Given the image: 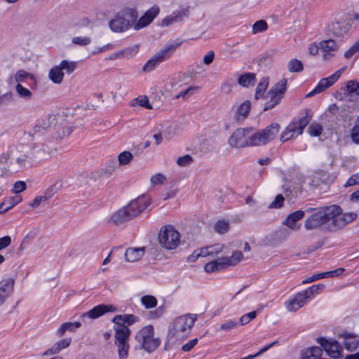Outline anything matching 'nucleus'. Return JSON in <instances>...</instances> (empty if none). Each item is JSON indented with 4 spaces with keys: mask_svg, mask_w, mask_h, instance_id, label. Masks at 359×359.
I'll use <instances>...</instances> for the list:
<instances>
[{
    "mask_svg": "<svg viewBox=\"0 0 359 359\" xmlns=\"http://www.w3.org/2000/svg\"><path fill=\"white\" fill-rule=\"evenodd\" d=\"M305 212L311 213L304 221V226L307 231L318 229L325 224L331 230H339L357 217L355 212H342L341 208L337 205L319 208H309Z\"/></svg>",
    "mask_w": 359,
    "mask_h": 359,
    "instance_id": "f257e3e1",
    "label": "nucleus"
},
{
    "mask_svg": "<svg viewBox=\"0 0 359 359\" xmlns=\"http://www.w3.org/2000/svg\"><path fill=\"white\" fill-rule=\"evenodd\" d=\"M280 129L278 123H272L262 130L253 127L240 128L229 137L228 144L234 149L264 146L275 140Z\"/></svg>",
    "mask_w": 359,
    "mask_h": 359,
    "instance_id": "f03ea898",
    "label": "nucleus"
},
{
    "mask_svg": "<svg viewBox=\"0 0 359 359\" xmlns=\"http://www.w3.org/2000/svg\"><path fill=\"white\" fill-rule=\"evenodd\" d=\"M138 320V317L133 314L116 315L113 318V340L117 359H130L131 331L129 326Z\"/></svg>",
    "mask_w": 359,
    "mask_h": 359,
    "instance_id": "7ed1b4c3",
    "label": "nucleus"
},
{
    "mask_svg": "<svg viewBox=\"0 0 359 359\" xmlns=\"http://www.w3.org/2000/svg\"><path fill=\"white\" fill-rule=\"evenodd\" d=\"M196 319L197 315L191 313L175 318L168 327V339L172 341H183L191 332Z\"/></svg>",
    "mask_w": 359,
    "mask_h": 359,
    "instance_id": "20e7f679",
    "label": "nucleus"
},
{
    "mask_svg": "<svg viewBox=\"0 0 359 359\" xmlns=\"http://www.w3.org/2000/svg\"><path fill=\"white\" fill-rule=\"evenodd\" d=\"M325 287L323 284L313 285L306 290L291 296L284 303L286 310L290 313H295L304 307L313 297L319 294Z\"/></svg>",
    "mask_w": 359,
    "mask_h": 359,
    "instance_id": "39448f33",
    "label": "nucleus"
},
{
    "mask_svg": "<svg viewBox=\"0 0 359 359\" xmlns=\"http://www.w3.org/2000/svg\"><path fill=\"white\" fill-rule=\"evenodd\" d=\"M138 17V11L135 8L127 7L116 14L109 22V26L114 32L121 33L134 27Z\"/></svg>",
    "mask_w": 359,
    "mask_h": 359,
    "instance_id": "423d86ee",
    "label": "nucleus"
},
{
    "mask_svg": "<svg viewBox=\"0 0 359 359\" xmlns=\"http://www.w3.org/2000/svg\"><path fill=\"white\" fill-rule=\"evenodd\" d=\"M182 43L179 39L168 42L144 65L142 72L149 73L154 71L161 63L170 58Z\"/></svg>",
    "mask_w": 359,
    "mask_h": 359,
    "instance_id": "0eeeda50",
    "label": "nucleus"
},
{
    "mask_svg": "<svg viewBox=\"0 0 359 359\" xmlns=\"http://www.w3.org/2000/svg\"><path fill=\"white\" fill-rule=\"evenodd\" d=\"M140 347L148 353L154 351L160 345L161 341L154 337V329L151 325H146L140 330L135 336Z\"/></svg>",
    "mask_w": 359,
    "mask_h": 359,
    "instance_id": "6e6552de",
    "label": "nucleus"
},
{
    "mask_svg": "<svg viewBox=\"0 0 359 359\" xmlns=\"http://www.w3.org/2000/svg\"><path fill=\"white\" fill-rule=\"evenodd\" d=\"M160 245L166 250L176 249L181 243L179 231L172 225H165L158 232Z\"/></svg>",
    "mask_w": 359,
    "mask_h": 359,
    "instance_id": "1a4fd4ad",
    "label": "nucleus"
},
{
    "mask_svg": "<svg viewBox=\"0 0 359 359\" xmlns=\"http://www.w3.org/2000/svg\"><path fill=\"white\" fill-rule=\"evenodd\" d=\"M243 259L241 251L236 250L233 252L230 257H222L217 259L210 262L204 266V270L207 273L217 272L223 269L236 266Z\"/></svg>",
    "mask_w": 359,
    "mask_h": 359,
    "instance_id": "9d476101",
    "label": "nucleus"
},
{
    "mask_svg": "<svg viewBox=\"0 0 359 359\" xmlns=\"http://www.w3.org/2000/svg\"><path fill=\"white\" fill-rule=\"evenodd\" d=\"M77 63L74 61L62 60L57 65L53 66L48 72V77L55 84L62 83L65 72L70 74L76 69Z\"/></svg>",
    "mask_w": 359,
    "mask_h": 359,
    "instance_id": "9b49d317",
    "label": "nucleus"
},
{
    "mask_svg": "<svg viewBox=\"0 0 359 359\" xmlns=\"http://www.w3.org/2000/svg\"><path fill=\"white\" fill-rule=\"evenodd\" d=\"M309 120L307 117H302L298 121H291L287 126L282 131L280 135V140L283 142L294 140L302 134L304 129L309 124Z\"/></svg>",
    "mask_w": 359,
    "mask_h": 359,
    "instance_id": "f8f14e48",
    "label": "nucleus"
},
{
    "mask_svg": "<svg viewBox=\"0 0 359 359\" xmlns=\"http://www.w3.org/2000/svg\"><path fill=\"white\" fill-rule=\"evenodd\" d=\"M286 86L287 79H282L268 92L269 100L265 104L264 110L272 109L280 102L286 91Z\"/></svg>",
    "mask_w": 359,
    "mask_h": 359,
    "instance_id": "ddd939ff",
    "label": "nucleus"
},
{
    "mask_svg": "<svg viewBox=\"0 0 359 359\" xmlns=\"http://www.w3.org/2000/svg\"><path fill=\"white\" fill-rule=\"evenodd\" d=\"M345 69L346 67H344L335 72L330 76L320 79L317 86L311 92H309L306 97H311L314 96L332 86L339 79Z\"/></svg>",
    "mask_w": 359,
    "mask_h": 359,
    "instance_id": "4468645a",
    "label": "nucleus"
},
{
    "mask_svg": "<svg viewBox=\"0 0 359 359\" xmlns=\"http://www.w3.org/2000/svg\"><path fill=\"white\" fill-rule=\"evenodd\" d=\"M317 341L330 357L334 359L343 357L342 346L336 340L320 337L317 339Z\"/></svg>",
    "mask_w": 359,
    "mask_h": 359,
    "instance_id": "2eb2a0df",
    "label": "nucleus"
},
{
    "mask_svg": "<svg viewBox=\"0 0 359 359\" xmlns=\"http://www.w3.org/2000/svg\"><path fill=\"white\" fill-rule=\"evenodd\" d=\"M150 204V198L148 196H141L128 203L126 208L131 219L138 216Z\"/></svg>",
    "mask_w": 359,
    "mask_h": 359,
    "instance_id": "dca6fc26",
    "label": "nucleus"
},
{
    "mask_svg": "<svg viewBox=\"0 0 359 359\" xmlns=\"http://www.w3.org/2000/svg\"><path fill=\"white\" fill-rule=\"evenodd\" d=\"M160 13V7L157 5L151 6L147 10L143 15L136 20L134 24V29L137 31L149 25Z\"/></svg>",
    "mask_w": 359,
    "mask_h": 359,
    "instance_id": "f3484780",
    "label": "nucleus"
},
{
    "mask_svg": "<svg viewBox=\"0 0 359 359\" xmlns=\"http://www.w3.org/2000/svg\"><path fill=\"white\" fill-rule=\"evenodd\" d=\"M15 279L7 277L0 280V306L4 305L14 292Z\"/></svg>",
    "mask_w": 359,
    "mask_h": 359,
    "instance_id": "a211bd4d",
    "label": "nucleus"
},
{
    "mask_svg": "<svg viewBox=\"0 0 359 359\" xmlns=\"http://www.w3.org/2000/svg\"><path fill=\"white\" fill-rule=\"evenodd\" d=\"M320 47L324 62L331 61L335 57L336 52L338 50V45L332 39L320 41Z\"/></svg>",
    "mask_w": 359,
    "mask_h": 359,
    "instance_id": "6ab92c4d",
    "label": "nucleus"
},
{
    "mask_svg": "<svg viewBox=\"0 0 359 359\" xmlns=\"http://www.w3.org/2000/svg\"><path fill=\"white\" fill-rule=\"evenodd\" d=\"M189 13V8L181 7L175 10L171 14L165 16L161 21V27H168L173 24L181 22L184 16Z\"/></svg>",
    "mask_w": 359,
    "mask_h": 359,
    "instance_id": "aec40b11",
    "label": "nucleus"
},
{
    "mask_svg": "<svg viewBox=\"0 0 359 359\" xmlns=\"http://www.w3.org/2000/svg\"><path fill=\"white\" fill-rule=\"evenodd\" d=\"M116 311V307L114 305L109 304H99L95 306L93 309L90 310L89 311L83 313L81 316V318L84 319L86 318H89L92 319H95L99 318L102 315L109 313V312H115Z\"/></svg>",
    "mask_w": 359,
    "mask_h": 359,
    "instance_id": "412c9836",
    "label": "nucleus"
},
{
    "mask_svg": "<svg viewBox=\"0 0 359 359\" xmlns=\"http://www.w3.org/2000/svg\"><path fill=\"white\" fill-rule=\"evenodd\" d=\"M305 213V211L299 210L289 214L283 222V224L292 231H299L301 224L298 222L304 217Z\"/></svg>",
    "mask_w": 359,
    "mask_h": 359,
    "instance_id": "4be33fe9",
    "label": "nucleus"
},
{
    "mask_svg": "<svg viewBox=\"0 0 359 359\" xmlns=\"http://www.w3.org/2000/svg\"><path fill=\"white\" fill-rule=\"evenodd\" d=\"M130 214L126 206L113 212L107 219V222L111 224H120L131 219Z\"/></svg>",
    "mask_w": 359,
    "mask_h": 359,
    "instance_id": "5701e85b",
    "label": "nucleus"
},
{
    "mask_svg": "<svg viewBox=\"0 0 359 359\" xmlns=\"http://www.w3.org/2000/svg\"><path fill=\"white\" fill-rule=\"evenodd\" d=\"M339 337L344 339V346L348 351H355L359 348V338L349 332H342Z\"/></svg>",
    "mask_w": 359,
    "mask_h": 359,
    "instance_id": "b1692460",
    "label": "nucleus"
},
{
    "mask_svg": "<svg viewBox=\"0 0 359 359\" xmlns=\"http://www.w3.org/2000/svg\"><path fill=\"white\" fill-rule=\"evenodd\" d=\"M250 108L251 104L250 101L245 100L236 109L234 114L235 120L240 123H243L247 118Z\"/></svg>",
    "mask_w": 359,
    "mask_h": 359,
    "instance_id": "393cba45",
    "label": "nucleus"
},
{
    "mask_svg": "<svg viewBox=\"0 0 359 359\" xmlns=\"http://www.w3.org/2000/svg\"><path fill=\"white\" fill-rule=\"evenodd\" d=\"M72 341L71 338L62 339L55 343L50 348L42 353L43 356L51 355L58 353L64 348L69 347Z\"/></svg>",
    "mask_w": 359,
    "mask_h": 359,
    "instance_id": "a878e982",
    "label": "nucleus"
},
{
    "mask_svg": "<svg viewBox=\"0 0 359 359\" xmlns=\"http://www.w3.org/2000/svg\"><path fill=\"white\" fill-rule=\"evenodd\" d=\"M144 254V248H129L126 250L125 258L128 262H135L139 261Z\"/></svg>",
    "mask_w": 359,
    "mask_h": 359,
    "instance_id": "bb28decb",
    "label": "nucleus"
},
{
    "mask_svg": "<svg viewBox=\"0 0 359 359\" xmlns=\"http://www.w3.org/2000/svg\"><path fill=\"white\" fill-rule=\"evenodd\" d=\"M16 95L25 102H29L34 98L33 92L22 83H17L14 88Z\"/></svg>",
    "mask_w": 359,
    "mask_h": 359,
    "instance_id": "cd10ccee",
    "label": "nucleus"
},
{
    "mask_svg": "<svg viewBox=\"0 0 359 359\" xmlns=\"http://www.w3.org/2000/svg\"><path fill=\"white\" fill-rule=\"evenodd\" d=\"M348 25L344 22H336L332 25V32L333 36L337 39H342L348 33Z\"/></svg>",
    "mask_w": 359,
    "mask_h": 359,
    "instance_id": "c85d7f7f",
    "label": "nucleus"
},
{
    "mask_svg": "<svg viewBox=\"0 0 359 359\" xmlns=\"http://www.w3.org/2000/svg\"><path fill=\"white\" fill-rule=\"evenodd\" d=\"M53 149L48 144L36 145L33 147V154L36 158H43L52 154Z\"/></svg>",
    "mask_w": 359,
    "mask_h": 359,
    "instance_id": "c756f323",
    "label": "nucleus"
},
{
    "mask_svg": "<svg viewBox=\"0 0 359 359\" xmlns=\"http://www.w3.org/2000/svg\"><path fill=\"white\" fill-rule=\"evenodd\" d=\"M13 80L17 83H22L25 81L27 79H29L30 80L34 82V85L36 86V79L34 74L27 72L25 70L20 69L17 71L13 75Z\"/></svg>",
    "mask_w": 359,
    "mask_h": 359,
    "instance_id": "7c9ffc66",
    "label": "nucleus"
},
{
    "mask_svg": "<svg viewBox=\"0 0 359 359\" xmlns=\"http://www.w3.org/2000/svg\"><path fill=\"white\" fill-rule=\"evenodd\" d=\"M322 349L313 346L302 351L300 359H318L321 355Z\"/></svg>",
    "mask_w": 359,
    "mask_h": 359,
    "instance_id": "2f4dec72",
    "label": "nucleus"
},
{
    "mask_svg": "<svg viewBox=\"0 0 359 359\" xmlns=\"http://www.w3.org/2000/svg\"><path fill=\"white\" fill-rule=\"evenodd\" d=\"M81 327V323L75 322V323H65L62 324L60 328L57 331V335L59 337H62L65 334L66 332H74L76 329Z\"/></svg>",
    "mask_w": 359,
    "mask_h": 359,
    "instance_id": "473e14b6",
    "label": "nucleus"
},
{
    "mask_svg": "<svg viewBox=\"0 0 359 359\" xmlns=\"http://www.w3.org/2000/svg\"><path fill=\"white\" fill-rule=\"evenodd\" d=\"M22 201V198L20 196H15L6 198L1 204L2 209L4 212L11 209L15 205H18Z\"/></svg>",
    "mask_w": 359,
    "mask_h": 359,
    "instance_id": "72a5a7b5",
    "label": "nucleus"
},
{
    "mask_svg": "<svg viewBox=\"0 0 359 359\" xmlns=\"http://www.w3.org/2000/svg\"><path fill=\"white\" fill-rule=\"evenodd\" d=\"M255 75L252 73H246L241 75L238 79V83L243 87H249L255 83Z\"/></svg>",
    "mask_w": 359,
    "mask_h": 359,
    "instance_id": "f704fd0d",
    "label": "nucleus"
},
{
    "mask_svg": "<svg viewBox=\"0 0 359 359\" xmlns=\"http://www.w3.org/2000/svg\"><path fill=\"white\" fill-rule=\"evenodd\" d=\"M269 79L267 77H264L261 79V81L258 83L257 89H256V93H255V99L256 100L261 98L264 95V94L269 86Z\"/></svg>",
    "mask_w": 359,
    "mask_h": 359,
    "instance_id": "c9c22d12",
    "label": "nucleus"
},
{
    "mask_svg": "<svg viewBox=\"0 0 359 359\" xmlns=\"http://www.w3.org/2000/svg\"><path fill=\"white\" fill-rule=\"evenodd\" d=\"M238 326L239 323L237 320H228L220 325V326L217 328V331L227 332L238 328Z\"/></svg>",
    "mask_w": 359,
    "mask_h": 359,
    "instance_id": "e433bc0d",
    "label": "nucleus"
},
{
    "mask_svg": "<svg viewBox=\"0 0 359 359\" xmlns=\"http://www.w3.org/2000/svg\"><path fill=\"white\" fill-rule=\"evenodd\" d=\"M268 24L265 20H259L252 25V34H257L264 32L268 29Z\"/></svg>",
    "mask_w": 359,
    "mask_h": 359,
    "instance_id": "4c0bfd02",
    "label": "nucleus"
},
{
    "mask_svg": "<svg viewBox=\"0 0 359 359\" xmlns=\"http://www.w3.org/2000/svg\"><path fill=\"white\" fill-rule=\"evenodd\" d=\"M141 302L147 309H153L157 305L156 298L151 295H145L142 297Z\"/></svg>",
    "mask_w": 359,
    "mask_h": 359,
    "instance_id": "58836bf2",
    "label": "nucleus"
},
{
    "mask_svg": "<svg viewBox=\"0 0 359 359\" xmlns=\"http://www.w3.org/2000/svg\"><path fill=\"white\" fill-rule=\"evenodd\" d=\"M137 104L146 109H152V106L149 103L148 97L144 95L139 96L137 99L133 100L130 103V105L133 107H135Z\"/></svg>",
    "mask_w": 359,
    "mask_h": 359,
    "instance_id": "ea45409f",
    "label": "nucleus"
},
{
    "mask_svg": "<svg viewBox=\"0 0 359 359\" xmlns=\"http://www.w3.org/2000/svg\"><path fill=\"white\" fill-rule=\"evenodd\" d=\"M287 69L290 72H299L303 70V65L300 60L292 59L288 62Z\"/></svg>",
    "mask_w": 359,
    "mask_h": 359,
    "instance_id": "a19ab883",
    "label": "nucleus"
},
{
    "mask_svg": "<svg viewBox=\"0 0 359 359\" xmlns=\"http://www.w3.org/2000/svg\"><path fill=\"white\" fill-rule=\"evenodd\" d=\"M139 50V46L135 45L131 47H128L126 48H124L121 50L123 57L130 59L133 58L138 52Z\"/></svg>",
    "mask_w": 359,
    "mask_h": 359,
    "instance_id": "79ce46f5",
    "label": "nucleus"
},
{
    "mask_svg": "<svg viewBox=\"0 0 359 359\" xmlns=\"http://www.w3.org/2000/svg\"><path fill=\"white\" fill-rule=\"evenodd\" d=\"M91 42L90 37L88 36H74L72 39V43L80 46H86Z\"/></svg>",
    "mask_w": 359,
    "mask_h": 359,
    "instance_id": "37998d69",
    "label": "nucleus"
},
{
    "mask_svg": "<svg viewBox=\"0 0 359 359\" xmlns=\"http://www.w3.org/2000/svg\"><path fill=\"white\" fill-rule=\"evenodd\" d=\"M229 223L225 220H219L215 225V231L220 234L225 233L229 231Z\"/></svg>",
    "mask_w": 359,
    "mask_h": 359,
    "instance_id": "c03bdc74",
    "label": "nucleus"
},
{
    "mask_svg": "<svg viewBox=\"0 0 359 359\" xmlns=\"http://www.w3.org/2000/svg\"><path fill=\"white\" fill-rule=\"evenodd\" d=\"M322 131V126L317 123H312L308 128V132L309 135L312 137L319 136L321 134Z\"/></svg>",
    "mask_w": 359,
    "mask_h": 359,
    "instance_id": "a18cd8bd",
    "label": "nucleus"
},
{
    "mask_svg": "<svg viewBox=\"0 0 359 359\" xmlns=\"http://www.w3.org/2000/svg\"><path fill=\"white\" fill-rule=\"evenodd\" d=\"M257 316V311H253L246 314L243 315L238 321L239 323V325H244L248 324L250 321L253 320Z\"/></svg>",
    "mask_w": 359,
    "mask_h": 359,
    "instance_id": "49530a36",
    "label": "nucleus"
},
{
    "mask_svg": "<svg viewBox=\"0 0 359 359\" xmlns=\"http://www.w3.org/2000/svg\"><path fill=\"white\" fill-rule=\"evenodd\" d=\"M193 161L191 156L187 154L183 156H180L177 159V164L180 167H185L190 165Z\"/></svg>",
    "mask_w": 359,
    "mask_h": 359,
    "instance_id": "de8ad7c7",
    "label": "nucleus"
},
{
    "mask_svg": "<svg viewBox=\"0 0 359 359\" xmlns=\"http://www.w3.org/2000/svg\"><path fill=\"white\" fill-rule=\"evenodd\" d=\"M359 51V41H356L353 46H351L345 53L344 57L346 59H350L356 53Z\"/></svg>",
    "mask_w": 359,
    "mask_h": 359,
    "instance_id": "09e8293b",
    "label": "nucleus"
},
{
    "mask_svg": "<svg viewBox=\"0 0 359 359\" xmlns=\"http://www.w3.org/2000/svg\"><path fill=\"white\" fill-rule=\"evenodd\" d=\"M133 159V154L129 151H123L118 156V161L121 164L126 165Z\"/></svg>",
    "mask_w": 359,
    "mask_h": 359,
    "instance_id": "8fccbe9b",
    "label": "nucleus"
},
{
    "mask_svg": "<svg viewBox=\"0 0 359 359\" xmlns=\"http://www.w3.org/2000/svg\"><path fill=\"white\" fill-rule=\"evenodd\" d=\"M285 198L284 197L278 194L276 196L275 199L269 205V208H280L283 206Z\"/></svg>",
    "mask_w": 359,
    "mask_h": 359,
    "instance_id": "3c124183",
    "label": "nucleus"
},
{
    "mask_svg": "<svg viewBox=\"0 0 359 359\" xmlns=\"http://www.w3.org/2000/svg\"><path fill=\"white\" fill-rule=\"evenodd\" d=\"M13 101V95L11 92H7L0 95V106L6 105Z\"/></svg>",
    "mask_w": 359,
    "mask_h": 359,
    "instance_id": "603ef678",
    "label": "nucleus"
},
{
    "mask_svg": "<svg viewBox=\"0 0 359 359\" xmlns=\"http://www.w3.org/2000/svg\"><path fill=\"white\" fill-rule=\"evenodd\" d=\"M165 180V176L161 173H156L150 178V182L152 185L163 184Z\"/></svg>",
    "mask_w": 359,
    "mask_h": 359,
    "instance_id": "864d4df0",
    "label": "nucleus"
},
{
    "mask_svg": "<svg viewBox=\"0 0 359 359\" xmlns=\"http://www.w3.org/2000/svg\"><path fill=\"white\" fill-rule=\"evenodd\" d=\"M344 271V268H338L333 271L323 272V278L339 276Z\"/></svg>",
    "mask_w": 359,
    "mask_h": 359,
    "instance_id": "5fc2aeb1",
    "label": "nucleus"
},
{
    "mask_svg": "<svg viewBox=\"0 0 359 359\" xmlns=\"http://www.w3.org/2000/svg\"><path fill=\"white\" fill-rule=\"evenodd\" d=\"M350 137L353 143L359 144V125L353 126L351 130Z\"/></svg>",
    "mask_w": 359,
    "mask_h": 359,
    "instance_id": "6e6d98bb",
    "label": "nucleus"
},
{
    "mask_svg": "<svg viewBox=\"0 0 359 359\" xmlns=\"http://www.w3.org/2000/svg\"><path fill=\"white\" fill-rule=\"evenodd\" d=\"M319 50H320V42L318 43L316 42L311 43L308 46V52L313 56L318 55Z\"/></svg>",
    "mask_w": 359,
    "mask_h": 359,
    "instance_id": "4d7b16f0",
    "label": "nucleus"
},
{
    "mask_svg": "<svg viewBox=\"0 0 359 359\" xmlns=\"http://www.w3.org/2000/svg\"><path fill=\"white\" fill-rule=\"evenodd\" d=\"M27 187L26 183L23 181H18L13 185V192L15 194L20 193L25 190Z\"/></svg>",
    "mask_w": 359,
    "mask_h": 359,
    "instance_id": "13d9d810",
    "label": "nucleus"
},
{
    "mask_svg": "<svg viewBox=\"0 0 359 359\" xmlns=\"http://www.w3.org/2000/svg\"><path fill=\"white\" fill-rule=\"evenodd\" d=\"M359 88V83L355 81H348L346 83V88L349 93H355Z\"/></svg>",
    "mask_w": 359,
    "mask_h": 359,
    "instance_id": "bf43d9fd",
    "label": "nucleus"
},
{
    "mask_svg": "<svg viewBox=\"0 0 359 359\" xmlns=\"http://www.w3.org/2000/svg\"><path fill=\"white\" fill-rule=\"evenodd\" d=\"M210 249V254L212 255H217L219 252H222L224 251V249L226 248V247L224 245L221 244H216L212 246H209Z\"/></svg>",
    "mask_w": 359,
    "mask_h": 359,
    "instance_id": "052dcab7",
    "label": "nucleus"
},
{
    "mask_svg": "<svg viewBox=\"0 0 359 359\" xmlns=\"http://www.w3.org/2000/svg\"><path fill=\"white\" fill-rule=\"evenodd\" d=\"M46 200L47 198L46 196H38L32 201V202L29 203V205L32 208H37L39 206L42 201H45Z\"/></svg>",
    "mask_w": 359,
    "mask_h": 359,
    "instance_id": "680f3d73",
    "label": "nucleus"
},
{
    "mask_svg": "<svg viewBox=\"0 0 359 359\" xmlns=\"http://www.w3.org/2000/svg\"><path fill=\"white\" fill-rule=\"evenodd\" d=\"M11 243V238L8 236L0 238V251L7 248Z\"/></svg>",
    "mask_w": 359,
    "mask_h": 359,
    "instance_id": "e2e57ef3",
    "label": "nucleus"
},
{
    "mask_svg": "<svg viewBox=\"0 0 359 359\" xmlns=\"http://www.w3.org/2000/svg\"><path fill=\"white\" fill-rule=\"evenodd\" d=\"M215 58V53L212 50L208 51L203 57V63L206 65H210Z\"/></svg>",
    "mask_w": 359,
    "mask_h": 359,
    "instance_id": "0e129e2a",
    "label": "nucleus"
},
{
    "mask_svg": "<svg viewBox=\"0 0 359 359\" xmlns=\"http://www.w3.org/2000/svg\"><path fill=\"white\" fill-rule=\"evenodd\" d=\"M323 278V273H319L317 274H314L312 276L302 280V284H307L312 282H314L316 280H318L319 279Z\"/></svg>",
    "mask_w": 359,
    "mask_h": 359,
    "instance_id": "69168bd1",
    "label": "nucleus"
},
{
    "mask_svg": "<svg viewBox=\"0 0 359 359\" xmlns=\"http://www.w3.org/2000/svg\"><path fill=\"white\" fill-rule=\"evenodd\" d=\"M197 342H198V339L196 338V339H191L182 346V350L183 351H189L191 348H193L195 346V345L197 344Z\"/></svg>",
    "mask_w": 359,
    "mask_h": 359,
    "instance_id": "338daca9",
    "label": "nucleus"
},
{
    "mask_svg": "<svg viewBox=\"0 0 359 359\" xmlns=\"http://www.w3.org/2000/svg\"><path fill=\"white\" fill-rule=\"evenodd\" d=\"M27 161V156L20 155L15 159V163L17 164L18 168H22L25 167Z\"/></svg>",
    "mask_w": 359,
    "mask_h": 359,
    "instance_id": "774afa93",
    "label": "nucleus"
}]
</instances>
